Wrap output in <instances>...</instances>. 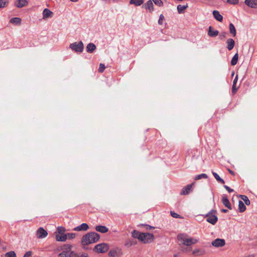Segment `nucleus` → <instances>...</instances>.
Returning <instances> with one entry per match:
<instances>
[{
    "label": "nucleus",
    "instance_id": "ea45409f",
    "mask_svg": "<svg viewBox=\"0 0 257 257\" xmlns=\"http://www.w3.org/2000/svg\"><path fill=\"white\" fill-rule=\"evenodd\" d=\"M165 20V17L164 16H163V14H161L160 17H159V21H158V24L159 25H162L163 24V21Z\"/></svg>",
    "mask_w": 257,
    "mask_h": 257
},
{
    "label": "nucleus",
    "instance_id": "f257e3e1",
    "mask_svg": "<svg viewBox=\"0 0 257 257\" xmlns=\"http://www.w3.org/2000/svg\"><path fill=\"white\" fill-rule=\"evenodd\" d=\"M100 239V235L95 232L87 233L83 235L81 239V244L83 245H86L89 244L95 243Z\"/></svg>",
    "mask_w": 257,
    "mask_h": 257
},
{
    "label": "nucleus",
    "instance_id": "864d4df0",
    "mask_svg": "<svg viewBox=\"0 0 257 257\" xmlns=\"http://www.w3.org/2000/svg\"><path fill=\"white\" fill-rule=\"evenodd\" d=\"M229 173H230V174H233V175H234V172H233L232 171H231V170H229Z\"/></svg>",
    "mask_w": 257,
    "mask_h": 257
},
{
    "label": "nucleus",
    "instance_id": "49530a36",
    "mask_svg": "<svg viewBox=\"0 0 257 257\" xmlns=\"http://www.w3.org/2000/svg\"><path fill=\"white\" fill-rule=\"evenodd\" d=\"M32 252L31 251H27L23 257H30L32 255Z\"/></svg>",
    "mask_w": 257,
    "mask_h": 257
},
{
    "label": "nucleus",
    "instance_id": "dca6fc26",
    "mask_svg": "<svg viewBox=\"0 0 257 257\" xmlns=\"http://www.w3.org/2000/svg\"><path fill=\"white\" fill-rule=\"evenodd\" d=\"M28 2L27 0H17L16 6L18 8H22L27 6Z\"/></svg>",
    "mask_w": 257,
    "mask_h": 257
},
{
    "label": "nucleus",
    "instance_id": "c756f323",
    "mask_svg": "<svg viewBox=\"0 0 257 257\" xmlns=\"http://www.w3.org/2000/svg\"><path fill=\"white\" fill-rule=\"evenodd\" d=\"M238 59V55L237 53H236L233 56V58L231 59V65L234 66V65H236V63H237Z\"/></svg>",
    "mask_w": 257,
    "mask_h": 257
},
{
    "label": "nucleus",
    "instance_id": "2f4dec72",
    "mask_svg": "<svg viewBox=\"0 0 257 257\" xmlns=\"http://www.w3.org/2000/svg\"><path fill=\"white\" fill-rule=\"evenodd\" d=\"M8 4V0H0V9L6 7Z\"/></svg>",
    "mask_w": 257,
    "mask_h": 257
},
{
    "label": "nucleus",
    "instance_id": "4d7b16f0",
    "mask_svg": "<svg viewBox=\"0 0 257 257\" xmlns=\"http://www.w3.org/2000/svg\"><path fill=\"white\" fill-rule=\"evenodd\" d=\"M234 74V72H232V73H231V76H233Z\"/></svg>",
    "mask_w": 257,
    "mask_h": 257
},
{
    "label": "nucleus",
    "instance_id": "6e6552de",
    "mask_svg": "<svg viewBox=\"0 0 257 257\" xmlns=\"http://www.w3.org/2000/svg\"><path fill=\"white\" fill-rule=\"evenodd\" d=\"M225 244V240L220 238H217L213 240L211 243V244L216 247H222L224 246Z\"/></svg>",
    "mask_w": 257,
    "mask_h": 257
},
{
    "label": "nucleus",
    "instance_id": "79ce46f5",
    "mask_svg": "<svg viewBox=\"0 0 257 257\" xmlns=\"http://www.w3.org/2000/svg\"><path fill=\"white\" fill-rule=\"evenodd\" d=\"M57 231L59 232V233L63 234L65 232V230L64 227L59 226L57 228Z\"/></svg>",
    "mask_w": 257,
    "mask_h": 257
},
{
    "label": "nucleus",
    "instance_id": "4468645a",
    "mask_svg": "<svg viewBox=\"0 0 257 257\" xmlns=\"http://www.w3.org/2000/svg\"><path fill=\"white\" fill-rule=\"evenodd\" d=\"M144 7L146 9L148 10L150 12H152L154 11V6L152 0H149L145 5Z\"/></svg>",
    "mask_w": 257,
    "mask_h": 257
},
{
    "label": "nucleus",
    "instance_id": "20e7f679",
    "mask_svg": "<svg viewBox=\"0 0 257 257\" xmlns=\"http://www.w3.org/2000/svg\"><path fill=\"white\" fill-rule=\"evenodd\" d=\"M204 216L207 218L206 221L212 225H214L218 220L215 210H211L207 214H205Z\"/></svg>",
    "mask_w": 257,
    "mask_h": 257
},
{
    "label": "nucleus",
    "instance_id": "6e6d98bb",
    "mask_svg": "<svg viewBox=\"0 0 257 257\" xmlns=\"http://www.w3.org/2000/svg\"><path fill=\"white\" fill-rule=\"evenodd\" d=\"M72 2H77L78 1V0H70Z\"/></svg>",
    "mask_w": 257,
    "mask_h": 257
},
{
    "label": "nucleus",
    "instance_id": "473e14b6",
    "mask_svg": "<svg viewBox=\"0 0 257 257\" xmlns=\"http://www.w3.org/2000/svg\"><path fill=\"white\" fill-rule=\"evenodd\" d=\"M5 257H17V256L15 251H10L5 254Z\"/></svg>",
    "mask_w": 257,
    "mask_h": 257
},
{
    "label": "nucleus",
    "instance_id": "6ab92c4d",
    "mask_svg": "<svg viewBox=\"0 0 257 257\" xmlns=\"http://www.w3.org/2000/svg\"><path fill=\"white\" fill-rule=\"evenodd\" d=\"M96 46L92 43L87 44L86 46V51L88 53H91L96 49Z\"/></svg>",
    "mask_w": 257,
    "mask_h": 257
},
{
    "label": "nucleus",
    "instance_id": "7ed1b4c3",
    "mask_svg": "<svg viewBox=\"0 0 257 257\" xmlns=\"http://www.w3.org/2000/svg\"><path fill=\"white\" fill-rule=\"evenodd\" d=\"M177 238L182 244L186 246H189L198 242V239L194 238L188 237V235L186 234H178Z\"/></svg>",
    "mask_w": 257,
    "mask_h": 257
},
{
    "label": "nucleus",
    "instance_id": "a18cd8bd",
    "mask_svg": "<svg viewBox=\"0 0 257 257\" xmlns=\"http://www.w3.org/2000/svg\"><path fill=\"white\" fill-rule=\"evenodd\" d=\"M227 2L230 4L236 5L239 2L238 0H227Z\"/></svg>",
    "mask_w": 257,
    "mask_h": 257
},
{
    "label": "nucleus",
    "instance_id": "ddd939ff",
    "mask_svg": "<svg viewBox=\"0 0 257 257\" xmlns=\"http://www.w3.org/2000/svg\"><path fill=\"white\" fill-rule=\"evenodd\" d=\"M245 4L252 8H257V0H245Z\"/></svg>",
    "mask_w": 257,
    "mask_h": 257
},
{
    "label": "nucleus",
    "instance_id": "c85d7f7f",
    "mask_svg": "<svg viewBox=\"0 0 257 257\" xmlns=\"http://www.w3.org/2000/svg\"><path fill=\"white\" fill-rule=\"evenodd\" d=\"M212 174H213V176L214 177V178L216 179V180L218 182H219V183H220L221 184H224L225 183L224 181L219 177V176L217 174V173L213 172H212Z\"/></svg>",
    "mask_w": 257,
    "mask_h": 257
},
{
    "label": "nucleus",
    "instance_id": "39448f33",
    "mask_svg": "<svg viewBox=\"0 0 257 257\" xmlns=\"http://www.w3.org/2000/svg\"><path fill=\"white\" fill-rule=\"evenodd\" d=\"M154 240V236L153 234L142 232L140 241L143 242L144 243H148L152 242Z\"/></svg>",
    "mask_w": 257,
    "mask_h": 257
},
{
    "label": "nucleus",
    "instance_id": "e433bc0d",
    "mask_svg": "<svg viewBox=\"0 0 257 257\" xmlns=\"http://www.w3.org/2000/svg\"><path fill=\"white\" fill-rule=\"evenodd\" d=\"M117 251L115 250H111L108 253L109 256L111 257H115L117 255Z\"/></svg>",
    "mask_w": 257,
    "mask_h": 257
},
{
    "label": "nucleus",
    "instance_id": "bb28decb",
    "mask_svg": "<svg viewBox=\"0 0 257 257\" xmlns=\"http://www.w3.org/2000/svg\"><path fill=\"white\" fill-rule=\"evenodd\" d=\"M10 22L16 25H20L21 23V19L18 17H15L10 20Z\"/></svg>",
    "mask_w": 257,
    "mask_h": 257
},
{
    "label": "nucleus",
    "instance_id": "393cba45",
    "mask_svg": "<svg viewBox=\"0 0 257 257\" xmlns=\"http://www.w3.org/2000/svg\"><path fill=\"white\" fill-rule=\"evenodd\" d=\"M188 7V5H179L177 6V11L179 14H182L184 13V10Z\"/></svg>",
    "mask_w": 257,
    "mask_h": 257
},
{
    "label": "nucleus",
    "instance_id": "de8ad7c7",
    "mask_svg": "<svg viewBox=\"0 0 257 257\" xmlns=\"http://www.w3.org/2000/svg\"><path fill=\"white\" fill-rule=\"evenodd\" d=\"M224 187L225 188V189L226 190H227V191L229 192V193H231V192H232L233 191V190L232 189H231L230 188H229L228 186H227V185H224Z\"/></svg>",
    "mask_w": 257,
    "mask_h": 257
},
{
    "label": "nucleus",
    "instance_id": "72a5a7b5",
    "mask_svg": "<svg viewBox=\"0 0 257 257\" xmlns=\"http://www.w3.org/2000/svg\"><path fill=\"white\" fill-rule=\"evenodd\" d=\"M202 178L207 179V175L206 174H204V173L203 174H201L197 175L195 177V180H199V179H201Z\"/></svg>",
    "mask_w": 257,
    "mask_h": 257
},
{
    "label": "nucleus",
    "instance_id": "3c124183",
    "mask_svg": "<svg viewBox=\"0 0 257 257\" xmlns=\"http://www.w3.org/2000/svg\"><path fill=\"white\" fill-rule=\"evenodd\" d=\"M79 257H88V254L86 253H83Z\"/></svg>",
    "mask_w": 257,
    "mask_h": 257
},
{
    "label": "nucleus",
    "instance_id": "412c9836",
    "mask_svg": "<svg viewBox=\"0 0 257 257\" xmlns=\"http://www.w3.org/2000/svg\"><path fill=\"white\" fill-rule=\"evenodd\" d=\"M144 0H130L129 4L130 5H134L136 6H140L143 4Z\"/></svg>",
    "mask_w": 257,
    "mask_h": 257
},
{
    "label": "nucleus",
    "instance_id": "9b49d317",
    "mask_svg": "<svg viewBox=\"0 0 257 257\" xmlns=\"http://www.w3.org/2000/svg\"><path fill=\"white\" fill-rule=\"evenodd\" d=\"M88 228V224L86 223H83L81 225L75 227L73 230L77 231H86Z\"/></svg>",
    "mask_w": 257,
    "mask_h": 257
},
{
    "label": "nucleus",
    "instance_id": "423d86ee",
    "mask_svg": "<svg viewBox=\"0 0 257 257\" xmlns=\"http://www.w3.org/2000/svg\"><path fill=\"white\" fill-rule=\"evenodd\" d=\"M69 48L75 52L81 53L84 49V45L82 41L74 42L70 45Z\"/></svg>",
    "mask_w": 257,
    "mask_h": 257
},
{
    "label": "nucleus",
    "instance_id": "4be33fe9",
    "mask_svg": "<svg viewBox=\"0 0 257 257\" xmlns=\"http://www.w3.org/2000/svg\"><path fill=\"white\" fill-rule=\"evenodd\" d=\"M52 14V12L50 11L49 9L46 8L43 10V19H46L51 16V15Z\"/></svg>",
    "mask_w": 257,
    "mask_h": 257
},
{
    "label": "nucleus",
    "instance_id": "5701e85b",
    "mask_svg": "<svg viewBox=\"0 0 257 257\" xmlns=\"http://www.w3.org/2000/svg\"><path fill=\"white\" fill-rule=\"evenodd\" d=\"M229 30L230 33L232 35L233 37H235L236 36V32L235 28L233 24H232V23L229 24Z\"/></svg>",
    "mask_w": 257,
    "mask_h": 257
},
{
    "label": "nucleus",
    "instance_id": "b1692460",
    "mask_svg": "<svg viewBox=\"0 0 257 257\" xmlns=\"http://www.w3.org/2000/svg\"><path fill=\"white\" fill-rule=\"evenodd\" d=\"M238 209L240 212H243L246 209L244 203L241 200H239L238 202Z\"/></svg>",
    "mask_w": 257,
    "mask_h": 257
},
{
    "label": "nucleus",
    "instance_id": "a211bd4d",
    "mask_svg": "<svg viewBox=\"0 0 257 257\" xmlns=\"http://www.w3.org/2000/svg\"><path fill=\"white\" fill-rule=\"evenodd\" d=\"M212 14L214 18L217 21L220 22L222 21L223 17L220 14L219 12L218 11H213Z\"/></svg>",
    "mask_w": 257,
    "mask_h": 257
},
{
    "label": "nucleus",
    "instance_id": "4c0bfd02",
    "mask_svg": "<svg viewBox=\"0 0 257 257\" xmlns=\"http://www.w3.org/2000/svg\"><path fill=\"white\" fill-rule=\"evenodd\" d=\"M66 234L67 236V239H72L74 238L76 236V234L74 233H68Z\"/></svg>",
    "mask_w": 257,
    "mask_h": 257
},
{
    "label": "nucleus",
    "instance_id": "8fccbe9b",
    "mask_svg": "<svg viewBox=\"0 0 257 257\" xmlns=\"http://www.w3.org/2000/svg\"><path fill=\"white\" fill-rule=\"evenodd\" d=\"M237 77H238V76L237 75L235 76V78L233 80V85H236V84L237 83Z\"/></svg>",
    "mask_w": 257,
    "mask_h": 257
},
{
    "label": "nucleus",
    "instance_id": "f704fd0d",
    "mask_svg": "<svg viewBox=\"0 0 257 257\" xmlns=\"http://www.w3.org/2000/svg\"><path fill=\"white\" fill-rule=\"evenodd\" d=\"M193 254L196 255H200L203 254V251L199 249H195L193 250Z\"/></svg>",
    "mask_w": 257,
    "mask_h": 257
},
{
    "label": "nucleus",
    "instance_id": "5fc2aeb1",
    "mask_svg": "<svg viewBox=\"0 0 257 257\" xmlns=\"http://www.w3.org/2000/svg\"><path fill=\"white\" fill-rule=\"evenodd\" d=\"M245 257H254V255L253 254H250L247 256H245Z\"/></svg>",
    "mask_w": 257,
    "mask_h": 257
},
{
    "label": "nucleus",
    "instance_id": "58836bf2",
    "mask_svg": "<svg viewBox=\"0 0 257 257\" xmlns=\"http://www.w3.org/2000/svg\"><path fill=\"white\" fill-rule=\"evenodd\" d=\"M105 68V67L104 65L103 64L100 63L99 64L98 71L100 73H102L104 71Z\"/></svg>",
    "mask_w": 257,
    "mask_h": 257
},
{
    "label": "nucleus",
    "instance_id": "cd10ccee",
    "mask_svg": "<svg viewBox=\"0 0 257 257\" xmlns=\"http://www.w3.org/2000/svg\"><path fill=\"white\" fill-rule=\"evenodd\" d=\"M141 233L142 232H140L136 230H134L132 233V236L134 238H138L139 240L140 239Z\"/></svg>",
    "mask_w": 257,
    "mask_h": 257
},
{
    "label": "nucleus",
    "instance_id": "f8f14e48",
    "mask_svg": "<svg viewBox=\"0 0 257 257\" xmlns=\"http://www.w3.org/2000/svg\"><path fill=\"white\" fill-rule=\"evenodd\" d=\"M222 202L223 204L227 207L229 209H231V205L229 202L228 199L227 197V196L225 195H223L222 197Z\"/></svg>",
    "mask_w": 257,
    "mask_h": 257
},
{
    "label": "nucleus",
    "instance_id": "f3484780",
    "mask_svg": "<svg viewBox=\"0 0 257 257\" xmlns=\"http://www.w3.org/2000/svg\"><path fill=\"white\" fill-rule=\"evenodd\" d=\"M95 230L99 232L104 233L108 231V228L105 226L98 225L95 227Z\"/></svg>",
    "mask_w": 257,
    "mask_h": 257
},
{
    "label": "nucleus",
    "instance_id": "0eeeda50",
    "mask_svg": "<svg viewBox=\"0 0 257 257\" xmlns=\"http://www.w3.org/2000/svg\"><path fill=\"white\" fill-rule=\"evenodd\" d=\"M109 249V246L105 243H101L98 244L95 246L93 250L97 253H105Z\"/></svg>",
    "mask_w": 257,
    "mask_h": 257
},
{
    "label": "nucleus",
    "instance_id": "09e8293b",
    "mask_svg": "<svg viewBox=\"0 0 257 257\" xmlns=\"http://www.w3.org/2000/svg\"><path fill=\"white\" fill-rule=\"evenodd\" d=\"M235 86L236 85H232V92L233 94L235 93L237 91V88H236Z\"/></svg>",
    "mask_w": 257,
    "mask_h": 257
},
{
    "label": "nucleus",
    "instance_id": "2eb2a0df",
    "mask_svg": "<svg viewBox=\"0 0 257 257\" xmlns=\"http://www.w3.org/2000/svg\"><path fill=\"white\" fill-rule=\"evenodd\" d=\"M218 31L214 30L211 26H209L208 28V35L211 37H215L218 35Z\"/></svg>",
    "mask_w": 257,
    "mask_h": 257
},
{
    "label": "nucleus",
    "instance_id": "f03ea898",
    "mask_svg": "<svg viewBox=\"0 0 257 257\" xmlns=\"http://www.w3.org/2000/svg\"><path fill=\"white\" fill-rule=\"evenodd\" d=\"M72 246L65 244L59 249L62 252L58 254V257H79V254L71 250Z\"/></svg>",
    "mask_w": 257,
    "mask_h": 257
},
{
    "label": "nucleus",
    "instance_id": "a878e982",
    "mask_svg": "<svg viewBox=\"0 0 257 257\" xmlns=\"http://www.w3.org/2000/svg\"><path fill=\"white\" fill-rule=\"evenodd\" d=\"M56 239L58 241H65L67 239L66 234H63L62 235H56Z\"/></svg>",
    "mask_w": 257,
    "mask_h": 257
},
{
    "label": "nucleus",
    "instance_id": "1a4fd4ad",
    "mask_svg": "<svg viewBox=\"0 0 257 257\" xmlns=\"http://www.w3.org/2000/svg\"><path fill=\"white\" fill-rule=\"evenodd\" d=\"M194 185V183L188 184L186 186L184 187L180 192V195H187L190 192L192 191L193 189V185Z\"/></svg>",
    "mask_w": 257,
    "mask_h": 257
},
{
    "label": "nucleus",
    "instance_id": "603ef678",
    "mask_svg": "<svg viewBox=\"0 0 257 257\" xmlns=\"http://www.w3.org/2000/svg\"><path fill=\"white\" fill-rule=\"evenodd\" d=\"M221 212H224V213H226L228 212V210L225 209H222L221 210Z\"/></svg>",
    "mask_w": 257,
    "mask_h": 257
},
{
    "label": "nucleus",
    "instance_id": "a19ab883",
    "mask_svg": "<svg viewBox=\"0 0 257 257\" xmlns=\"http://www.w3.org/2000/svg\"><path fill=\"white\" fill-rule=\"evenodd\" d=\"M170 213H171V216L173 217H174V218H181L179 214H178L177 213H175V212H174L173 211H171Z\"/></svg>",
    "mask_w": 257,
    "mask_h": 257
},
{
    "label": "nucleus",
    "instance_id": "9d476101",
    "mask_svg": "<svg viewBox=\"0 0 257 257\" xmlns=\"http://www.w3.org/2000/svg\"><path fill=\"white\" fill-rule=\"evenodd\" d=\"M47 232L42 227H40L37 231L36 235L38 238H43L47 236Z\"/></svg>",
    "mask_w": 257,
    "mask_h": 257
},
{
    "label": "nucleus",
    "instance_id": "c03bdc74",
    "mask_svg": "<svg viewBox=\"0 0 257 257\" xmlns=\"http://www.w3.org/2000/svg\"><path fill=\"white\" fill-rule=\"evenodd\" d=\"M142 225L144 226L146 230H150L155 228L154 226H152L148 224H142Z\"/></svg>",
    "mask_w": 257,
    "mask_h": 257
},
{
    "label": "nucleus",
    "instance_id": "7c9ffc66",
    "mask_svg": "<svg viewBox=\"0 0 257 257\" xmlns=\"http://www.w3.org/2000/svg\"><path fill=\"white\" fill-rule=\"evenodd\" d=\"M240 197L241 198V199L242 200H243V201L244 202V203L246 205H249L250 204V201L246 196L243 195H240Z\"/></svg>",
    "mask_w": 257,
    "mask_h": 257
},
{
    "label": "nucleus",
    "instance_id": "aec40b11",
    "mask_svg": "<svg viewBox=\"0 0 257 257\" xmlns=\"http://www.w3.org/2000/svg\"><path fill=\"white\" fill-rule=\"evenodd\" d=\"M226 43L227 44V48L229 51L231 50L233 48L235 45L234 41L231 38L228 39L227 40Z\"/></svg>",
    "mask_w": 257,
    "mask_h": 257
},
{
    "label": "nucleus",
    "instance_id": "c9c22d12",
    "mask_svg": "<svg viewBox=\"0 0 257 257\" xmlns=\"http://www.w3.org/2000/svg\"><path fill=\"white\" fill-rule=\"evenodd\" d=\"M154 4L159 7L162 6L163 3L161 0H152Z\"/></svg>",
    "mask_w": 257,
    "mask_h": 257
},
{
    "label": "nucleus",
    "instance_id": "37998d69",
    "mask_svg": "<svg viewBox=\"0 0 257 257\" xmlns=\"http://www.w3.org/2000/svg\"><path fill=\"white\" fill-rule=\"evenodd\" d=\"M227 33L225 32H222L220 33L219 35L220 38L221 39H223L224 38H225L226 37Z\"/></svg>",
    "mask_w": 257,
    "mask_h": 257
}]
</instances>
